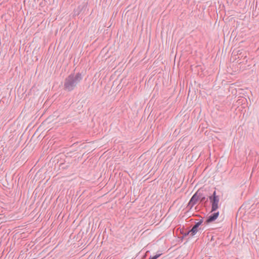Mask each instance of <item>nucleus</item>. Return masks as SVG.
<instances>
[{
  "mask_svg": "<svg viewBox=\"0 0 259 259\" xmlns=\"http://www.w3.org/2000/svg\"><path fill=\"white\" fill-rule=\"evenodd\" d=\"M81 75L77 74L75 78L73 75H70L66 78L65 82V87L68 90H71L76 84V81H80L81 79Z\"/></svg>",
  "mask_w": 259,
  "mask_h": 259,
  "instance_id": "nucleus-1",
  "label": "nucleus"
},
{
  "mask_svg": "<svg viewBox=\"0 0 259 259\" xmlns=\"http://www.w3.org/2000/svg\"><path fill=\"white\" fill-rule=\"evenodd\" d=\"M210 199L211 200L212 203L211 211H215L219 207V198L218 196L216 195L215 191L213 192L212 197H210Z\"/></svg>",
  "mask_w": 259,
  "mask_h": 259,
  "instance_id": "nucleus-2",
  "label": "nucleus"
},
{
  "mask_svg": "<svg viewBox=\"0 0 259 259\" xmlns=\"http://www.w3.org/2000/svg\"><path fill=\"white\" fill-rule=\"evenodd\" d=\"M201 196L202 195L201 194V193L199 191H197L191 198L189 204L194 205L199 199H201V200H202L204 198L202 197Z\"/></svg>",
  "mask_w": 259,
  "mask_h": 259,
  "instance_id": "nucleus-3",
  "label": "nucleus"
},
{
  "mask_svg": "<svg viewBox=\"0 0 259 259\" xmlns=\"http://www.w3.org/2000/svg\"><path fill=\"white\" fill-rule=\"evenodd\" d=\"M219 212H214L212 214L210 215L207 219V223H210L215 220L219 216Z\"/></svg>",
  "mask_w": 259,
  "mask_h": 259,
  "instance_id": "nucleus-4",
  "label": "nucleus"
},
{
  "mask_svg": "<svg viewBox=\"0 0 259 259\" xmlns=\"http://www.w3.org/2000/svg\"><path fill=\"white\" fill-rule=\"evenodd\" d=\"M200 223H197L191 230L190 233L192 236L194 235L198 231V227L200 225Z\"/></svg>",
  "mask_w": 259,
  "mask_h": 259,
  "instance_id": "nucleus-5",
  "label": "nucleus"
},
{
  "mask_svg": "<svg viewBox=\"0 0 259 259\" xmlns=\"http://www.w3.org/2000/svg\"><path fill=\"white\" fill-rule=\"evenodd\" d=\"M161 254H156L153 256L150 257L149 259H157L158 257H159L160 256Z\"/></svg>",
  "mask_w": 259,
  "mask_h": 259,
  "instance_id": "nucleus-6",
  "label": "nucleus"
}]
</instances>
